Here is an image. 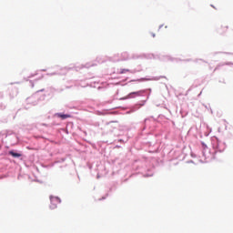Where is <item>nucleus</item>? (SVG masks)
Masks as SVG:
<instances>
[{"label": "nucleus", "mask_w": 233, "mask_h": 233, "mask_svg": "<svg viewBox=\"0 0 233 233\" xmlns=\"http://www.w3.org/2000/svg\"><path fill=\"white\" fill-rule=\"evenodd\" d=\"M127 141H128V138H126V139L119 138V139H117V143H127Z\"/></svg>", "instance_id": "obj_27"}, {"label": "nucleus", "mask_w": 233, "mask_h": 233, "mask_svg": "<svg viewBox=\"0 0 233 233\" xmlns=\"http://www.w3.org/2000/svg\"><path fill=\"white\" fill-rule=\"evenodd\" d=\"M188 163H194V160H189Z\"/></svg>", "instance_id": "obj_50"}, {"label": "nucleus", "mask_w": 233, "mask_h": 233, "mask_svg": "<svg viewBox=\"0 0 233 233\" xmlns=\"http://www.w3.org/2000/svg\"><path fill=\"white\" fill-rule=\"evenodd\" d=\"M161 61H170V63H179L181 58L174 57L170 55H161Z\"/></svg>", "instance_id": "obj_13"}, {"label": "nucleus", "mask_w": 233, "mask_h": 233, "mask_svg": "<svg viewBox=\"0 0 233 233\" xmlns=\"http://www.w3.org/2000/svg\"><path fill=\"white\" fill-rule=\"evenodd\" d=\"M148 121H156V118L154 116H149L144 119L143 122H140L139 125V132H138V139H147V136H152L151 132H146L147 130V125Z\"/></svg>", "instance_id": "obj_5"}, {"label": "nucleus", "mask_w": 233, "mask_h": 233, "mask_svg": "<svg viewBox=\"0 0 233 233\" xmlns=\"http://www.w3.org/2000/svg\"><path fill=\"white\" fill-rule=\"evenodd\" d=\"M152 176H154V169H147L144 174V177H152Z\"/></svg>", "instance_id": "obj_19"}, {"label": "nucleus", "mask_w": 233, "mask_h": 233, "mask_svg": "<svg viewBox=\"0 0 233 233\" xmlns=\"http://www.w3.org/2000/svg\"><path fill=\"white\" fill-rule=\"evenodd\" d=\"M167 79V76H153V77H141L137 80H131V81H138V83H143V81H159V79Z\"/></svg>", "instance_id": "obj_12"}, {"label": "nucleus", "mask_w": 233, "mask_h": 233, "mask_svg": "<svg viewBox=\"0 0 233 233\" xmlns=\"http://www.w3.org/2000/svg\"><path fill=\"white\" fill-rule=\"evenodd\" d=\"M97 63H103V60H101L100 57H96V61L93 62H87L85 65H81L80 66H65L61 67L60 71L53 72V73H47L46 76H66L68 74L69 70H75L76 72H79L81 68H91V66H97Z\"/></svg>", "instance_id": "obj_3"}, {"label": "nucleus", "mask_w": 233, "mask_h": 233, "mask_svg": "<svg viewBox=\"0 0 233 233\" xmlns=\"http://www.w3.org/2000/svg\"><path fill=\"white\" fill-rule=\"evenodd\" d=\"M180 115H181L182 117H187V116H188V112L181 109L180 110Z\"/></svg>", "instance_id": "obj_24"}, {"label": "nucleus", "mask_w": 233, "mask_h": 233, "mask_svg": "<svg viewBox=\"0 0 233 233\" xmlns=\"http://www.w3.org/2000/svg\"><path fill=\"white\" fill-rule=\"evenodd\" d=\"M52 117L53 119H60L61 121H65V119H69L72 117V113H55Z\"/></svg>", "instance_id": "obj_11"}, {"label": "nucleus", "mask_w": 233, "mask_h": 233, "mask_svg": "<svg viewBox=\"0 0 233 233\" xmlns=\"http://www.w3.org/2000/svg\"><path fill=\"white\" fill-rule=\"evenodd\" d=\"M77 176V181H76V183H77V185H79V183H80V181H81V178H79V175H76Z\"/></svg>", "instance_id": "obj_34"}, {"label": "nucleus", "mask_w": 233, "mask_h": 233, "mask_svg": "<svg viewBox=\"0 0 233 233\" xmlns=\"http://www.w3.org/2000/svg\"><path fill=\"white\" fill-rule=\"evenodd\" d=\"M35 183H43V181L39 180V179H35L34 180Z\"/></svg>", "instance_id": "obj_36"}, {"label": "nucleus", "mask_w": 233, "mask_h": 233, "mask_svg": "<svg viewBox=\"0 0 233 233\" xmlns=\"http://www.w3.org/2000/svg\"><path fill=\"white\" fill-rule=\"evenodd\" d=\"M152 37H156V33H151Z\"/></svg>", "instance_id": "obj_43"}, {"label": "nucleus", "mask_w": 233, "mask_h": 233, "mask_svg": "<svg viewBox=\"0 0 233 233\" xmlns=\"http://www.w3.org/2000/svg\"><path fill=\"white\" fill-rule=\"evenodd\" d=\"M119 94V90H116V94L114 95V99H117V97H116V96H117Z\"/></svg>", "instance_id": "obj_32"}, {"label": "nucleus", "mask_w": 233, "mask_h": 233, "mask_svg": "<svg viewBox=\"0 0 233 233\" xmlns=\"http://www.w3.org/2000/svg\"><path fill=\"white\" fill-rule=\"evenodd\" d=\"M142 70L143 69L141 68L133 69V70L124 68V69H120L119 74H127V72H130V74H137V72H141Z\"/></svg>", "instance_id": "obj_17"}, {"label": "nucleus", "mask_w": 233, "mask_h": 233, "mask_svg": "<svg viewBox=\"0 0 233 233\" xmlns=\"http://www.w3.org/2000/svg\"><path fill=\"white\" fill-rule=\"evenodd\" d=\"M41 92H45V88L36 91L31 96L26 98L27 105H32V106H37L41 105L43 101L46 98V95H41Z\"/></svg>", "instance_id": "obj_4"}, {"label": "nucleus", "mask_w": 233, "mask_h": 233, "mask_svg": "<svg viewBox=\"0 0 233 233\" xmlns=\"http://www.w3.org/2000/svg\"><path fill=\"white\" fill-rule=\"evenodd\" d=\"M7 156H11V157H14V159H20V161H23V159H25L23 157V153L17 149H10L7 152Z\"/></svg>", "instance_id": "obj_10"}, {"label": "nucleus", "mask_w": 233, "mask_h": 233, "mask_svg": "<svg viewBox=\"0 0 233 233\" xmlns=\"http://www.w3.org/2000/svg\"><path fill=\"white\" fill-rule=\"evenodd\" d=\"M219 65L215 68V72H216V70H218L219 69Z\"/></svg>", "instance_id": "obj_45"}, {"label": "nucleus", "mask_w": 233, "mask_h": 233, "mask_svg": "<svg viewBox=\"0 0 233 233\" xmlns=\"http://www.w3.org/2000/svg\"><path fill=\"white\" fill-rule=\"evenodd\" d=\"M115 148H121V146L116 145V146L115 147Z\"/></svg>", "instance_id": "obj_44"}, {"label": "nucleus", "mask_w": 233, "mask_h": 233, "mask_svg": "<svg viewBox=\"0 0 233 233\" xmlns=\"http://www.w3.org/2000/svg\"><path fill=\"white\" fill-rule=\"evenodd\" d=\"M38 71H35V73H32V74H30L29 75V76H27V78L26 77H24V79L25 80V81H28V79H32V77H35V76H38Z\"/></svg>", "instance_id": "obj_23"}, {"label": "nucleus", "mask_w": 233, "mask_h": 233, "mask_svg": "<svg viewBox=\"0 0 233 233\" xmlns=\"http://www.w3.org/2000/svg\"><path fill=\"white\" fill-rule=\"evenodd\" d=\"M5 97V95L3 93H0V99H3Z\"/></svg>", "instance_id": "obj_39"}, {"label": "nucleus", "mask_w": 233, "mask_h": 233, "mask_svg": "<svg viewBox=\"0 0 233 233\" xmlns=\"http://www.w3.org/2000/svg\"><path fill=\"white\" fill-rule=\"evenodd\" d=\"M198 96H201V92L199 93V95Z\"/></svg>", "instance_id": "obj_54"}, {"label": "nucleus", "mask_w": 233, "mask_h": 233, "mask_svg": "<svg viewBox=\"0 0 233 233\" xmlns=\"http://www.w3.org/2000/svg\"><path fill=\"white\" fill-rule=\"evenodd\" d=\"M225 65H227L228 66L230 65H233V63L232 62H227V63H225Z\"/></svg>", "instance_id": "obj_37"}, {"label": "nucleus", "mask_w": 233, "mask_h": 233, "mask_svg": "<svg viewBox=\"0 0 233 233\" xmlns=\"http://www.w3.org/2000/svg\"><path fill=\"white\" fill-rule=\"evenodd\" d=\"M130 57L131 59H139V55L133 54Z\"/></svg>", "instance_id": "obj_30"}, {"label": "nucleus", "mask_w": 233, "mask_h": 233, "mask_svg": "<svg viewBox=\"0 0 233 233\" xmlns=\"http://www.w3.org/2000/svg\"><path fill=\"white\" fill-rule=\"evenodd\" d=\"M13 94L10 93L9 96L11 97V99H14V97H15V96H17V94H19V90L16 87H14L13 89Z\"/></svg>", "instance_id": "obj_20"}, {"label": "nucleus", "mask_w": 233, "mask_h": 233, "mask_svg": "<svg viewBox=\"0 0 233 233\" xmlns=\"http://www.w3.org/2000/svg\"><path fill=\"white\" fill-rule=\"evenodd\" d=\"M180 61H183V63H190L192 61L193 63H199V61H202V63H208L207 62V60H203V58H196V59L187 58V59H180Z\"/></svg>", "instance_id": "obj_16"}, {"label": "nucleus", "mask_w": 233, "mask_h": 233, "mask_svg": "<svg viewBox=\"0 0 233 233\" xmlns=\"http://www.w3.org/2000/svg\"><path fill=\"white\" fill-rule=\"evenodd\" d=\"M109 132L116 137H121V135L123 134V130H121V128H117L116 127H113L112 129H109Z\"/></svg>", "instance_id": "obj_15"}, {"label": "nucleus", "mask_w": 233, "mask_h": 233, "mask_svg": "<svg viewBox=\"0 0 233 233\" xmlns=\"http://www.w3.org/2000/svg\"><path fill=\"white\" fill-rule=\"evenodd\" d=\"M146 59H154V54H146L145 55Z\"/></svg>", "instance_id": "obj_26"}, {"label": "nucleus", "mask_w": 233, "mask_h": 233, "mask_svg": "<svg viewBox=\"0 0 233 233\" xmlns=\"http://www.w3.org/2000/svg\"><path fill=\"white\" fill-rule=\"evenodd\" d=\"M191 157H197L196 154L191 153Z\"/></svg>", "instance_id": "obj_41"}, {"label": "nucleus", "mask_w": 233, "mask_h": 233, "mask_svg": "<svg viewBox=\"0 0 233 233\" xmlns=\"http://www.w3.org/2000/svg\"><path fill=\"white\" fill-rule=\"evenodd\" d=\"M117 182H113L107 192L98 199V201H105L108 196H112V192H116L117 190Z\"/></svg>", "instance_id": "obj_9"}, {"label": "nucleus", "mask_w": 233, "mask_h": 233, "mask_svg": "<svg viewBox=\"0 0 233 233\" xmlns=\"http://www.w3.org/2000/svg\"><path fill=\"white\" fill-rule=\"evenodd\" d=\"M10 139H11V141H14V137H9ZM11 141H10V143H11Z\"/></svg>", "instance_id": "obj_49"}, {"label": "nucleus", "mask_w": 233, "mask_h": 233, "mask_svg": "<svg viewBox=\"0 0 233 233\" xmlns=\"http://www.w3.org/2000/svg\"><path fill=\"white\" fill-rule=\"evenodd\" d=\"M0 136L4 137V139L6 137H13L14 141H11V145H17V143H19V137H17V134L12 130H5V133H0Z\"/></svg>", "instance_id": "obj_6"}, {"label": "nucleus", "mask_w": 233, "mask_h": 233, "mask_svg": "<svg viewBox=\"0 0 233 233\" xmlns=\"http://www.w3.org/2000/svg\"><path fill=\"white\" fill-rule=\"evenodd\" d=\"M49 200H50V205H49L50 210H56V208H57V205H61L62 203L61 198H59L58 196L50 195Z\"/></svg>", "instance_id": "obj_7"}, {"label": "nucleus", "mask_w": 233, "mask_h": 233, "mask_svg": "<svg viewBox=\"0 0 233 233\" xmlns=\"http://www.w3.org/2000/svg\"><path fill=\"white\" fill-rule=\"evenodd\" d=\"M44 167V168H48V166H43Z\"/></svg>", "instance_id": "obj_51"}, {"label": "nucleus", "mask_w": 233, "mask_h": 233, "mask_svg": "<svg viewBox=\"0 0 233 233\" xmlns=\"http://www.w3.org/2000/svg\"><path fill=\"white\" fill-rule=\"evenodd\" d=\"M217 34L219 35H227V32H228V25H220L216 29Z\"/></svg>", "instance_id": "obj_14"}, {"label": "nucleus", "mask_w": 233, "mask_h": 233, "mask_svg": "<svg viewBox=\"0 0 233 233\" xmlns=\"http://www.w3.org/2000/svg\"><path fill=\"white\" fill-rule=\"evenodd\" d=\"M163 26H164V25H163V24H162V25H160L158 26V30H160Z\"/></svg>", "instance_id": "obj_42"}, {"label": "nucleus", "mask_w": 233, "mask_h": 233, "mask_svg": "<svg viewBox=\"0 0 233 233\" xmlns=\"http://www.w3.org/2000/svg\"><path fill=\"white\" fill-rule=\"evenodd\" d=\"M211 6L214 8V5H211Z\"/></svg>", "instance_id": "obj_55"}, {"label": "nucleus", "mask_w": 233, "mask_h": 233, "mask_svg": "<svg viewBox=\"0 0 233 233\" xmlns=\"http://www.w3.org/2000/svg\"><path fill=\"white\" fill-rule=\"evenodd\" d=\"M153 59H158V61H161V55H154Z\"/></svg>", "instance_id": "obj_29"}, {"label": "nucleus", "mask_w": 233, "mask_h": 233, "mask_svg": "<svg viewBox=\"0 0 233 233\" xmlns=\"http://www.w3.org/2000/svg\"><path fill=\"white\" fill-rule=\"evenodd\" d=\"M97 90H106V87L99 86L97 87Z\"/></svg>", "instance_id": "obj_31"}, {"label": "nucleus", "mask_w": 233, "mask_h": 233, "mask_svg": "<svg viewBox=\"0 0 233 233\" xmlns=\"http://www.w3.org/2000/svg\"><path fill=\"white\" fill-rule=\"evenodd\" d=\"M6 108V105L3 102H0V110H5Z\"/></svg>", "instance_id": "obj_28"}, {"label": "nucleus", "mask_w": 233, "mask_h": 233, "mask_svg": "<svg viewBox=\"0 0 233 233\" xmlns=\"http://www.w3.org/2000/svg\"><path fill=\"white\" fill-rule=\"evenodd\" d=\"M142 145H144V147H147V151L150 154H156L157 152H159V144L158 143H154L152 144V142H142Z\"/></svg>", "instance_id": "obj_8"}, {"label": "nucleus", "mask_w": 233, "mask_h": 233, "mask_svg": "<svg viewBox=\"0 0 233 233\" xmlns=\"http://www.w3.org/2000/svg\"><path fill=\"white\" fill-rule=\"evenodd\" d=\"M0 123H8V119L5 118L4 120H1Z\"/></svg>", "instance_id": "obj_33"}, {"label": "nucleus", "mask_w": 233, "mask_h": 233, "mask_svg": "<svg viewBox=\"0 0 233 233\" xmlns=\"http://www.w3.org/2000/svg\"><path fill=\"white\" fill-rule=\"evenodd\" d=\"M112 123H116V122H114V121H111V122H109V123H108V125H112Z\"/></svg>", "instance_id": "obj_48"}, {"label": "nucleus", "mask_w": 233, "mask_h": 233, "mask_svg": "<svg viewBox=\"0 0 233 233\" xmlns=\"http://www.w3.org/2000/svg\"><path fill=\"white\" fill-rule=\"evenodd\" d=\"M152 94V88L141 89L138 91H133L127 94L124 97H120L119 101H127V99H136V97H144L146 96V100H142L130 107L129 112H137L141 106H145L148 99H150V95Z\"/></svg>", "instance_id": "obj_2"}, {"label": "nucleus", "mask_w": 233, "mask_h": 233, "mask_svg": "<svg viewBox=\"0 0 233 233\" xmlns=\"http://www.w3.org/2000/svg\"><path fill=\"white\" fill-rule=\"evenodd\" d=\"M202 148V156L203 159H199L200 163H208V159H216L217 154H221L225 152L227 148V144L225 142H221L218 137H213L211 138L212 149H208V146L205 144V142H200Z\"/></svg>", "instance_id": "obj_1"}, {"label": "nucleus", "mask_w": 233, "mask_h": 233, "mask_svg": "<svg viewBox=\"0 0 233 233\" xmlns=\"http://www.w3.org/2000/svg\"><path fill=\"white\" fill-rule=\"evenodd\" d=\"M40 72H46V69H41Z\"/></svg>", "instance_id": "obj_46"}, {"label": "nucleus", "mask_w": 233, "mask_h": 233, "mask_svg": "<svg viewBox=\"0 0 233 233\" xmlns=\"http://www.w3.org/2000/svg\"><path fill=\"white\" fill-rule=\"evenodd\" d=\"M23 178V175L19 174L17 177V179H22Z\"/></svg>", "instance_id": "obj_38"}, {"label": "nucleus", "mask_w": 233, "mask_h": 233, "mask_svg": "<svg viewBox=\"0 0 233 233\" xmlns=\"http://www.w3.org/2000/svg\"><path fill=\"white\" fill-rule=\"evenodd\" d=\"M3 145H5V138L0 135V150H2Z\"/></svg>", "instance_id": "obj_25"}, {"label": "nucleus", "mask_w": 233, "mask_h": 233, "mask_svg": "<svg viewBox=\"0 0 233 233\" xmlns=\"http://www.w3.org/2000/svg\"><path fill=\"white\" fill-rule=\"evenodd\" d=\"M43 77H44V76L42 75L38 79L29 80L31 88H34L35 83H37V81H39V79H43Z\"/></svg>", "instance_id": "obj_22"}, {"label": "nucleus", "mask_w": 233, "mask_h": 233, "mask_svg": "<svg viewBox=\"0 0 233 233\" xmlns=\"http://www.w3.org/2000/svg\"><path fill=\"white\" fill-rule=\"evenodd\" d=\"M91 86H93V87H95V88H96V86H94V85H92V84H91Z\"/></svg>", "instance_id": "obj_52"}, {"label": "nucleus", "mask_w": 233, "mask_h": 233, "mask_svg": "<svg viewBox=\"0 0 233 233\" xmlns=\"http://www.w3.org/2000/svg\"><path fill=\"white\" fill-rule=\"evenodd\" d=\"M165 28H168V26L166 25Z\"/></svg>", "instance_id": "obj_53"}, {"label": "nucleus", "mask_w": 233, "mask_h": 233, "mask_svg": "<svg viewBox=\"0 0 233 233\" xmlns=\"http://www.w3.org/2000/svg\"><path fill=\"white\" fill-rule=\"evenodd\" d=\"M206 137H208L209 134L208 133H205Z\"/></svg>", "instance_id": "obj_47"}, {"label": "nucleus", "mask_w": 233, "mask_h": 233, "mask_svg": "<svg viewBox=\"0 0 233 233\" xmlns=\"http://www.w3.org/2000/svg\"><path fill=\"white\" fill-rule=\"evenodd\" d=\"M218 54H225L226 56H233V53H230V52H223V51L213 52V53H212V56H218Z\"/></svg>", "instance_id": "obj_21"}, {"label": "nucleus", "mask_w": 233, "mask_h": 233, "mask_svg": "<svg viewBox=\"0 0 233 233\" xmlns=\"http://www.w3.org/2000/svg\"><path fill=\"white\" fill-rule=\"evenodd\" d=\"M130 54H128V52H123L120 55V61H128L130 60Z\"/></svg>", "instance_id": "obj_18"}, {"label": "nucleus", "mask_w": 233, "mask_h": 233, "mask_svg": "<svg viewBox=\"0 0 233 233\" xmlns=\"http://www.w3.org/2000/svg\"><path fill=\"white\" fill-rule=\"evenodd\" d=\"M79 130H80L81 132H83L84 136H86V131H83V130H81V128H79Z\"/></svg>", "instance_id": "obj_40"}, {"label": "nucleus", "mask_w": 233, "mask_h": 233, "mask_svg": "<svg viewBox=\"0 0 233 233\" xmlns=\"http://www.w3.org/2000/svg\"><path fill=\"white\" fill-rule=\"evenodd\" d=\"M40 127H48V124L42 123L40 124Z\"/></svg>", "instance_id": "obj_35"}]
</instances>
